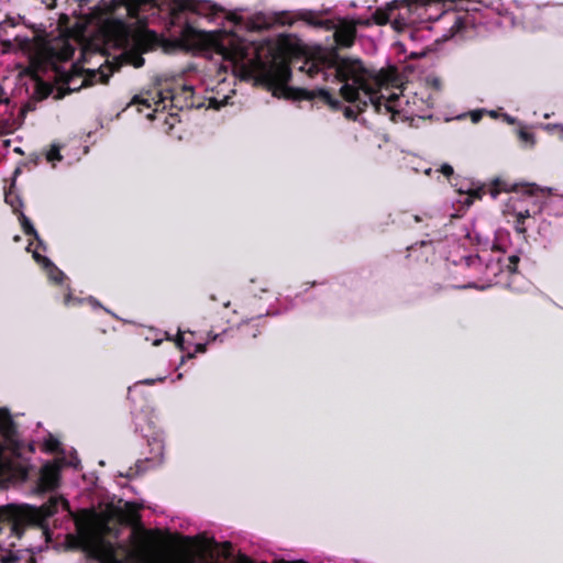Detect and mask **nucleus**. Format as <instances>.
I'll list each match as a JSON object with an SVG mask.
<instances>
[{
  "instance_id": "c756f323",
  "label": "nucleus",
  "mask_w": 563,
  "mask_h": 563,
  "mask_svg": "<svg viewBox=\"0 0 563 563\" xmlns=\"http://www.w3.org/2000/svg\"><path fill=\"white\" fill-rule=\"evenodd\" d=\"M176 342V345L177 347L180 350V351H185V339H184V335L181 333H179L177 335V339L175 340Z\"/></svg>"
},
{
  "instance_id": "c9c22d12",
  "label": "nucleus",
  "mask_w": 563,
  "mask_h": 563,
  "mask_svg": "<svg viewBox=\"0 0 563 563\" xmlns=\"http://www.w3.org/2000/svg\"><path fill=\"white\" fill-rule=\"evenodd\" d=\"M183 89L185 92H188V93H191L192 92V87L191 86H188V85H184L183 86Z\"/></svg>"
},
{
  "instance_id": "cd10ccee",
  "label": "nucleus",
  "mask_w": 563,
  "mask_h": 563,
  "mask_svg": "<svg viewBox=\"0 0 563 563\" xmlns=\"http://www.w3.org/2000/svg\"><path fill=\"white\" fill-rule=\"evenodd\" d=\"M143 464H144L143 461H137L135 463V466L130 468V473L134 472L133 475H139V474L143 473L144 472Z\"/></svg>"
},
{
  "instance_id": "dca6fc26",
  "label": "nucleus",
  "mask_w": 563,
  "mask_h": 563,
  "mask_svg": "<svg viewBox=\"0 0 563 563\" xmlns=\"http://www.w3.org/2000/svg\"><path fill=\"white\" fill-rule=\"evenodd\" d=\"M429 109V100L423 97H419L417 93L409 96V102L407 108L405 107V117H419L422 118Z\"/></svg>"
},
{
  "instance_id": "1a4fd4ad",
  "label": "nucleus",
  "mask_w": 563,
  "mask_h": 563,
  "mask_svg": "<svg viewBox=\"0 0 563 563\" xmlns=\"http://www.w3.org/2000/svg\"><path fill=\"white\" fill-rule=\"evenodd\" d=\"M19 122L13 113V106L0 87V134H9L16 130Z\"/></svg>"
},
{
  "instance_id": "f8f14e48",
  "label": "nucleus",
  "mask_w": 563,
  "mask_h": 563,
  "mask_svg": "<svg viewBox=\"0 0 563 563\" xmlns=\"http://www.w3.org/2000/svg\"><path fill=\"white\" fill-rule=\"evenodd\" d=\"M59 483V468L53 464H45L41 472L37 482V487L41 492H52L58 487Z\"/></svg>"
},
{
  "instance_id": "79ce46f5",
  "label": "nucleus",
  "mask_w": 563,
  "mask_h": 563,
  "mask_svg": "<svg viewBox=\"0 0 563 563\" xmlns=\"http://www.w3.org/2000/svg\"><path fill=\"white\" fill-rule=\"evenodd\" d=\"M147 118H148V119H153V118H154V115L150 113V114H147Z\"/></svg>"
},
{
  "instance_id": "f257e3e1",
  "label": "nucleus",
  "mask_w": 563,
  "mask_h": 563,
  "mask_svg": "<svg viewBox=\"0 0 563 563\" xmlns=\"http://www.w3.org/2000/svg\"><path fill=\"white\" fill-rule=\"evenodd\" d=\"M174 3L179 11H191L223 26L221 31L206 32L187 21L176 22L180 18L175 14L169 29V38L175 47L208 58L207 71L210 77L214 75L217 82V85L212 81L207 84V88L216 93L208 97L209 107L213 109L224 107L229 103L231 93H234L233 89H227L225 75L229 70L233 80L236 77L254 79L266 86L277 98H320L333 109L340 107V101L328 89L294 90L288 86L291 73L286 63L277 60L265 63L258 56H254L244 44L236 41L235 32L242 27L255 31L271 25V21L263 13L255 14L245 22L239 12L227 11L209 0H175Z\"/></svg>"
},
{
  "instance_id": "72a5a7b5",
  "label": "nucleus",
  "mask_w": 563,
  "mask_h": 563,
  "mask_svg": "<svg viewBox=\"0 0 563 563\" xmlns=\"http://www.w3.org/2000/svg\"><path fill=\"white\" fill-rule=\"evenodd\" d=\"M345 117L346 118H354L355 117V112H354V110L351 107L345 108Z\"/></svg>"
},
{
  "instance_id": "6ab92c4d",
  "label": "nucleus",
  "mask_w": 563,
  "mask_h": 563,
  "mask_svg": "<svg viewBox=\"0 0 563 563\" xmlns=\"http://www.w3.org/2000/svg\"><path fill=\"white\" fill-rule=\"evenodd\" d=\"M46 162L53 167L56 166L57 162H60L63 156L60 155V146L58 144H52L49 150L45 153Z\"/></svg>"
},
{
  "instance_id": "bb28decb",
  "label": "nucleus",
  "mask_w": 563,
  "mask_h": 563,
  "mask_svg": "<svg viewBox=\"0 0 563 563\" xmlns=\"http://www.w3.org/2000/svg\"><path fill=\"white\" fill-rule=\"evenodd\" d=\"M164 380H165V377H159V378H157V379L147 378V379L140 380V382L135 383V385H134V386H136V385H139V384L152 386V385H154L156 382H161V383H163Z\"/></svg>"
},
{
  "instance_id": "a19ab883",
  "label": "nucleus",
  "mask_w": 563,
  "mask_h": 563,
  "mask_svg": "<svg viewBox=\"0 0 563 563\" xmlns=\"http://www.w3.org/2000/svg\"><path fill=\"white\" fill-rule=\"evenodd\" d=\"M415 221L419 222L420 221V217L419 216H415Z\"/></svg>"
},
{
  "instance_id": "e433bc0d",
  "label": "nucleus",
  "mask_w": 563,
  "mask_h": 563,
  "mask_svg": "<svg viewBox=\"0 0 563 563\" xmlns=\"http://www.w3.org/2000/svg\"><path fill=\"white\" fill-rule=\"evenodd\" d=\"M15 560L16 559H14V558H7L3 560V563H13V562H15Z\"/></svg>"
},
{
  "instance_id": "f704fd0d",
  "label": "nucleus",
  "mask_w": 563,
  "mask_h": 563,
  "mask_svg": "<svg viewBox=\"0 0 563 563\" xmlns=\"http://www.w3.org/2000/svg\"><path fill=\"white\" fill-rule=\"evenodd\" d=\"M43 4H45L47 8H53L55 5L56 0H41Z\"/></svg>"
},
{
  "instance_id": "2eb2a0df",
  "label": "nucleus",
  "mask_w": 563,
  "mask_h": 563,
  "mask_svg": "<svg viewBox=\"0 0 563 563\" xmlns=\"http://www.w3.org/2000/svg\"><path fill=\"white\" fill-rule=\"evenodd\" d=\"M108 70L112 71V68H110L109 66H107V67L101 66L97 70L89 71V74H87V76L81 80L79 86H76L77 78L75 76H71L67 79V82H66L67 88H68V90H77L80 87L88 85V81L92 80V78L93 79L98 78V80H100L101 82H107V80L109 78Z\"/></svg>"
},
{
  "instance_id": "aec40b11",
  "label": "nucleus",
  "mask_w": 563,
  "mask_h": 563,
  "mask_svg": "<svg viewBox=\"0 0 563 563\" xmlns=\"http://www.w3.org/2000/svg\"><path fill=\"white\" fill-rule=\"evenodd\" d=\"M44 450L48 453H59L62 451V443L58 439L49 435L44 441Z\"/></svg>"
},
{
  "instance_id": "ea45409f",
  "label": "nucleus",
  "mask_w": 563,
  "mask_h": 563,
  "mask_svg": "<svg viewBox=\"0 0 563 563\" xmlns=\"http://www.w3.org/2000/svg\"><path fill=\"white\" fill-rule=\"evenodd\" d=\"M543 25H544L543 23H537V24L534 25V27H542Z\"/></svg>"
},
{
  "instance_id": "9d476101",
  "label": "nucleus",
  "mask_w": 563,
  "mask_h": 563,
  "mask_svg": "<svg viewBox=\"0 0 563 563\" xmlns=\"http://www.w3.org/2000/svg\"><path fill=\"white\" fill-rule=\"evenodd\" d=\"M459 194L457 202L463 209L470 208L476 199H481L485 189L483 186L472 181H464L456 189Z\"/></svg>"
},
{
  "instance_id": "7c9ffc66",
  "label": "nucleus",
  "mask_w": 563,
  "mask_h": 563,
  "mask_svg": "<svg viewBox=\"0 0 563 563\" xmlns=\"http://www.w3.org/2000/svg\"><path fill=\"white\" fill-rule=\"evenodd\" d=\"M131 63L133 64V66H134V67H141V66H143V64H144V59H143V57H141V56H135V57L131 60Z\"/></svg>"
},
{
  "instance_id": "c85d7f7f",
  "label": "nucleus",
  "mask_w": 563,
  "mask_h": 563,
  "mask_svg": "<svg viewBox=\"0 0 563 563\" xmlns=\"http://www.w3.org/2000/svg\"><path fill=\"white\" fill-rule=\"evenodd\" d=\"M484 110H476L471 113V120L473 123H477L483 117Z\"/></svg>"
},
{
  "instance_id": "37998d69",
  "label": "nucleus",
  "mask_w": 563,
  "mask_h": 563,
  "mask_svg": "<svg viewBox=\"0 0 563 563\" xmlns=\"http://www.w3.org/2000/svg\"><path fill=\"white\" fill-rule=\"evenodd\" d=\"M489 113H490V115H493V117H495V115H496L495 111H490Z\"/></svg>"
},
{
  "instance_id": "6e6552de",
  "label": "nucleus",
  "mask_w": 563,
  "mask_h": 563,
  "mask_svg": "<svg viewBox=\"0 0 563 563\" xmlns=\"http://www.w3.org/2000/svg\"><path fill=\"white\" fill-rule=\"evenodd\" d=\"M476 249H450L446 261L454 266H464L479 271L484 265L481 254L474 253Z\"/></svg>"
},
{
  "instance_id": "b1692460",
  "label": "nucleus",
  "mask_w": 563,
  "mask_h": 563,
  "mask_svg": "<svg viewBox=\"0 0 563 563\" xmlns=\"http://www.w3.org/2000/svg\"><path fill=\"white\" fill-rule=\"evenodd\" d=\"M206 350H207L206 344H203V343L196 344L195 352L194 353L188 352L187 355L185 357H183V362L185 361V358H192V357H195L196 353H203V352H206Z\"/></svg>"
},
{
  "instance_id": "4be33fe9",
  "label": "nucleus",
  "mask_w": 563,
  "mask_h": 563,
  "mask_svg": "<svg viewBox=\"0 0 563 563\" xmlns=\"http://www.w3.org/2000/svg\"><path fill=\"white\" fill-rule=\"evenodd\" d=\"M4 200L8 205L12 207L14 211H18L22 207L21 199L13 192H7Z\"/></svg>"
},
{
  "instance_id": "a878e982",
  "label": "nucleus",
  "mask_w": 563,
  "mask_h": 563,
  "mask_svg": "<svg viewBox=\"0 0 563 563\" xmlns=\"http://www.w3.org/2000/svg\"><path fill=\"white\" fill-rule=\"evenodd\" d=\"M540 128L549 132L558 131L563 134V125L561 124H540Z\"/></svg>"
},
{
  "instance_id": "ddd939ff",
  "label": "nucleus",
  "mask_w": 563,
  "mask_h": 563,
  "mask_svg": "<svg viewBox=\"0 0 563 563\" xmlns=\"http://www.w3.org/2000/svg\"><path fill=\"white\" fill-rule=\"evenodd\" d=\"M36 250L34 249L33 258L42 266L52 283L62 285L67 279L66 275L49 258L42 256Z\"/></svg>"
},
{
  "instance_id": "2f4dec72",
  "label": "nucleus",
  "mask_w": 563,
  "mask_h": 563,
  "mask_svg": "<svg viewBox=\"0 0 563 563\" xmlns=\"http://www.w3.org/2000/svg\"><path fill=\"white\" fill-rule=\"evenodd\" d=\"M24 229H25L26 234H29V235L33 234L35 238H37L36 232L31 224H29V223L25 224Z\"/></svg>"
},
{
  "instance_id": "7ed1b4c3",
  "label": "nucleus",
  "mask_w": 563,
  "mask_h": 563,
  "mask_svg": "<svg viewBox=\"0 0 563 563\" xmlns=\"http://www.w3.org/2000/svg\"><path fill=\"white\" fill-rule=\"evenodd\" d=\"M302 16L309 24L332 30L334 41L340 47L352 46L356 36V25H371L372 22L379 25L390 23L395 31L401 32L412 25L420 24L418 0H393L378 8L367 20L342 19L338 22L319 20L311 11L305 12Z\"/></svg>"
},
{
  "instance_id": "20e7f679",
  "label": "nucleus",
  "mask_w": 563,
  "mask_h": 563,
  "mask_svg": "<svg viewBox=\"0 0 563 563\" xmlns=\"http://www.w3.org/2000/svg\"><path fill=\"white\" fill-rule=\"evenodd\" d=\"M487 190L493 199H500L503 216L514 225L515 236L510 243L529 244L527 231L543 209L544 191L533 185L521 186L501 179H496Z\"/></svg>"
},
{
  "instance_id": "a211bd4d",
  "label": "nucleus",
  "mask_w": 563,
  "mask_h": 563,
  "mask_svg": "<svg viewBox=\"0 0 563 563\" xmlns=\"http://www.w3.org/2000/svg\"><path fill=\"white\" fill-rule=\"evenodd\" d=\"M36 514H37V511H36L35 509H31V508H27V509L22 510V511H20V510H15V509H12V510L10 509L9 511H2V510H0V518L5 517V516H7V517H8V516H9V517H10V516H11V517H14V516H15V518H16V517H18V518L20 517V518H23V519H30V518H32L33 516H36Z\"/></svg>"
},
{
  "instance_id": "f03ea898",
  "label": "nucleus",
  "mask_w": 563,
  "mask_h": 563,
  "mask_svg": "<svg viewBox=\"0 0 563 563\" xmlns=\"http://www.w3.org/2000/svg\"><path fill=\"white\" fill-rule=\"evenodd\" d=\"M299 70L312 79L339 84L342 98L358 111L371 104L377 112L384 108L386 112L405 117L409 96L399 87L391 90L383 85L358 58H342L334 52L319 49L302 60Z\"/></svg>"
},
{
  "instance_id": "5701e85b",
  "label": "nucleus",
  "mask_w": 563,
  "mask_h": 563,
  "mask_svg": "<svg viewBox=\"0 0 563 563\" xmlns=\"http://www.w3.org/2000/svg\"><path fill=\"white\" fill-rule=\"evenodd\" d=\"M519 137L526 145H533L534 143L533 134L526 129L519 131Z\"/></svg>"
},
{
  "instance_id": "39448f33",
  "label": "nucleus",
  "mask_w": 563,
  "mask_h": 563,
  "mask_svg": "<svg viewBox=\"0 0 563 563\" xmlns=\"http://www.w3.org/2000/svg\"><path fill=\"white\" fill-rule=\"evenodd\" d=\"M418 10L420 24L438 22L434 29L443 31V41L465 36L471 22L470 16L452 9H444L442 0H418Z\"/></svg>"
},
{
  "instance_id": "473e14b6",
  "label": "nucleus",
  "mask_w": 563,
  "mask_h": 563,
  "mask_svg": "<svg viewBox=\"0 0 563 563\" xmlns=\"http://www.w3.org/2000/svg\"><path fill=\"white\" fill-rule=\"evenodd\" d=\"M90 19L87 18L85 21L82 22H77L76 23V26L80 30V32H84L85 27H86V24L88 23Z\"/></svg>"
},
{
  "instance_id": "4468645a",
  "label": "nucleus",
  "mask_w": 563,
  "mask_h": 563,
  "mask_svg": "<svg viewBox=\"0 0 563 563\" xmlns=\"http://www.w3.org/2000/svg\"><path fill=\"white\" fill-rule=\"evenodd\" d=\"M490 251L496 254V262L500 267V271L506 269L509 274L518 272V264L520 262V257L518 255H506V249H490Z\"/></svg>"
},
{
  "instance_id": "4c0bfd02",
  "label": "nucleus",
  "mask_w": 563,
  "mask_h": 563,
  "mask_svg": "<svg viewBox=\"0 0 563 563\" xmlns=\"http://www.w3.org/2000/svg\"><path fill=\"white\" fill-rule=\"evenodd\" d=\"M431 173H432V168H428V169H426V174H427V175H431Z\"/></svg>"
},
{
  "instance_id": "f3484780",
  "label": "nucleus",
  "mask_w": 563,
  "mask_h": 563,
  "mask_svg": "<svg viewBox=\"0 0 563 563\" xmlns=\"http://www.w3.org/2000/svg\"><path fill=\"white\" fill-rule=\"evenodd\" d=\"M559 7H553V5H549V4H543V5H538L537 8H532L531 10H529V14L532 15V14H537L539 15L540 18H550V16H555L556 20H559L560 18V14H559Z\"/></svg>"
},
{
  "instance_id": "393cba45",
  "label": "nucleus",
  "mask_w": 563,
  "mask_h": 563,
  "mask_svg": "<svg viewBox=\"0 0 563 563\" xmlns=\"http://www.w3.org/2000/svg\"><path fill=\"white\" fill-rule=\"evenodd\" d=\"M453 167L450 164H442L439 169H435V173H441L445 177H450L453 175Z\"/></svg>"
},
{
  "instance_id": "9b49d317",
  "label": "nucleus",
  "mask_w": 563,
  "mask_h": 563,
  "mask_svg": "<svg viewBox=\"0 0 563 563\" xmlns=\"http://www.w3.org/2000/svg\"><path fill=\"white\" fill-rule=\"evenodd\" d=\"M198 548L202 552L212 553L218 552L223 559L229 560L233 556L232 553V543L225 541L223 543H218L213 538H207L205 536H197Z\"/></svg>"
},
{
  "instance_id": "412c9836",
  "label": "nucleus",
  "mask_w": 563,
  "mask_h": 563,
  "mask_svg": "<svg viewBox=\"0 0 563 563\" xmlns=\"http://www.w3.org/2000/svg\"><path fill=\"white\" fill-rule=\"evenodd\" d=\"M66 290L67 291L64 295V299H63L64 306L73 307V306H78V305H80L82 302V300L80 298H77V297L73 296L71 289H70L69 285H67Z\"/></svg>"
},
{
  "instance_id": "58836bf2",
  "label": "nucleus",
  "mask_w": 563,
  "mask_h": 563,
  "mask_svg": "<svg viewBox=\"0 0 563 563\" xmlns=\"http://www.w3.org/2000/svg\"><path fill=\"white\" fill-rule=\"evenodd\" d=\"M73 14L74 15H77V14H81V12L77 11V10H73Z\"/></svg>"
},
{
  "instance_id": "423d86ee",
  "label": "nucleus",
  "mask_w": 563,
  "mask_h": 563,
  "mask_svg": "<svg viewBox=\"0 0 563 563\" xmlns=\"http://www.w3.org/2000/svg\"><path fill=\"white\" fill-rule=\"evenodd\" d=\"M143 3L145 0H111L109 4H104L107 13L101 24L104 36L118 45L126 42L130 35L126 19L139 18Z\"/></svg>"
},
{
  "instance_id": "0eeeda50",
  "label": "nucleus",
  "mask_w": 563,
  "mask_h": 563,
  "mask_svg": "<svg viewBox=\"0 0 563 563\" xmlns=\"http://www.w3.org/2000/svg\"><path fill=\"white\" fill-rule=\"evenodd\" d=\"M175 100V92L173 89L159 90L157 92H145L135 95L131 104H142L146 108L154 107V111L166 109L168 103L173 104Z\"/></svg>"
}]
</instances>
